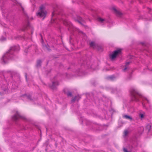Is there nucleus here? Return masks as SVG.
Returning a JSON list of instances; mask_svg holds the SVG:
<instances>
[{
    "mask_svg": "<svg viewBox=\"0 0 152 152\" xmlns=\"http://www.w3.org/2000/svg\"><path fill=\"white\" fill-rule=\"evenodd\" d=\"M130 93L131 95V100L132 101L137 102L139 101V97L142 99V104L144 107H145V101L149 103V101L146 98L143 97L134 88H132L130 89Z\"/></svg>",
    "mask_w": 152,
    "mask_h": 152,
    "instance_id": "obj_1",
    "label": "nucleus"
},
{
    "mask_svg": "<svg viewBox=\"0 0 152 152\" xmlns=\"http://www.w3.org/2000/svg\"><path fill=\"white\" fill-rule=\"evenodd\" d=\"M20 50L18 46H14L11 47L10 49L6 53L4 54L1 58V61L4 63H7L10 59H12L14 56V51H17Z\"/></svg>",
    "mask_w": 152,
    "mask_h": 152,
    "instance_id": "obj_2",
    "label": "nucleus"
},
{
    "mask_svg": "<svg viewBox=\"0 0 152 152\" xmlns=\"http://www.w3.org/2000/svg\"><path fill=\"white\" fill-rule=\"evenodd\" d=\"M46 12L45 10V7L43 5H42L39 8V12L37 14V16L39 17H43V19L46 16Z\"/></svg>",
    "mask_w": 152,
    "mask_h": 152,
    "instance_id": "obj_3",
    "label": "nucleus"
},
{
    "mask_svg": "<svg viewBox=\"0 0 152 152\" xmlns=\"http://www.w3.org/2000/svg\"><path fill=\"white\" fill-rule=\"evenodd\" d=\"M12 120L15 121H16L20 119L24 120L25 118L24 117L20 115L17 111H16L15 113L12 117Z\"/></svg>",
    "mask_w": 152,
    "mask_h": 152,
    "instance_id": "obj_4",
    "label": "nucleus"
},
{
    "mask_svg": "<svg viewBox=\"0 0 152 152\" xmlns=\"http://www.w3.org/2000/svg\"><path fill=\"white\" fill-rule=\"evenodd\" d=\"M121 50L120 49L115 50L112 54L110 55V57L112 60H113L116 58L117 56L121 54Z\"/></svg>",
    "mask_w": 152,
    "mask_h": 152,
    "instance_id": "obj_5",
    "label": "nucleus"
},
{
    "mask_svg": "<svg viewBox=\"0 0 152 152\" xmlns=\"http://www.w3.org/2000/svg\"><path fill=\"white\" fill-rule=\"evenodd\" d=\"M62 21L63 22L64 24L69 27L68 28L69 30H70V28L72 27V23L66 20H62Z\"/></svg>",
    "mask_w": 152,
    "mask_h": 152,
    "instance_id": "obj_6",
    "label": "nucleus"
},
{
    "mask_svg": "<svg viewBox=\"0 0 152 152\" xmlns=\"http://www.w3.org/2000/svg\"><path fill=\"white\" fill-rule=\"evenodd\" d=\"M58 85L59 83L58 81L53 82L52 85L50 86V87L53 90L55 89Z\"/></svg>",
    "mask_w": 152,
    "mask_h": 152,
    "instance_id": "obj_7",
    "label": "nucleus"
},
{
    "mask_svg": "<svg viewBox=\"0 0 152 152\" xmlns=\"http://www.w3.org/2000/svg\"><path fill=\"white\" fill-rule=\"evenodd\" d=\"M57 13L55 11H54L52 13V18H51V22L52 23H56L57 21L58 20L57 19H56V20H55V18H54V17L55 16V15Z\"/></svg>",
    "mask_w": 152,
    "mask_h": 152,
    "instance_id": "obj_8",
    "label": "nucleus"
},
{
    "mask_svg": "<svg viewBox=\"0 0 152 152\" xmlns=\"http://www.w3.org/2000/svg\"><path fill=\"white\" fill-rule=\"evenodd\" d=\"M98 21L101 23H104L107 22V20L105 19L102 18L100 17H98L97 18Z\"/></svg>",
    "mask_w": 152,
    "mask_h": 152,
    "instance_id": "obj_9",
    "label": "nucleus"
},
{
    "mask_svg": "<svg viewBox=\"0 0 152 152\" xmlns=\"http://www.w3.org/2000/svg\"><path fill=\"white\" fill-rule=\"evenodd\" d=\"M113 10L117 16L119 17L121 16L122 15V13L120 12L117 10L115 8H113Z\"/></svg>",
    "mask_w": 152,
    "mask_h": 152,
    "instance_id": "obj_10",
    "label": "nucleus"
},
{
    "mask_svg": "<svg viewBox=\"0 0 152 152\" xmlns=\"http://www.w3.org/2000/svg\"><path fill=\"white\" fill-rule=\"evenodd\" d=\"M80 98V97L79 95L75 96L73 99L72 100V102H74L75 101H78Z\"/></svg>",
    "mask_w": 152,
    "mask_h": 152,
    "instance_id": "obj_11",
    "label": "nucleus"
},
{
    "mask_svg": "<svg viewBox=\"0 0 152 152\" xmlns=\"http://www.w3.org/2000/svg\"><path fill=\"white\" fill-rule=\"evenodd\" d=\"M67 90V89H64V93L66 94L68 96H70V97L72 96V93L70 92H69V91L67 93L66 92V91Z\"/></svg>",
    "mask_w": 152,
    "mask_h": 152,
    "instance_id": "obj_12",
    "label": "nucleus"
},
{
    "mask_svg": "<svg viewBox=\"0 0 152 152\" xmlns=\"http://www.w3.org/2000/svg\"><path fill=\"white\" fill-rule=\"evenodd\" d=\"M123 117L127 119H129L132 120V118L129 116L127 115H123Z\"/></svg>",
    "mask_w": 152,
    "mask_h": 152,
    "instance_id": "obj_13",
    "label": "nucleus"
},
{
    "mask_svg": "<svg viewBox=\"0 0 152 152\" xmlns=\"http://www.w3.org/2000/svg\"><path fill=\"white\" fill-rule=\"evenodd\" d=\"M140 117L142 119L145 116V113L143 112L142 113H140L139 115Z\"/></svg>",
    "mask_w": 152,
    "mask_h": 152,
    "instance_id": "obj_14",
    "label": "nucleus"
},
{
    "mask_svg": "<svg viewBox=\"0 0 152 152\" xmlns=\"http://www.w3.org/2000/svg\"><path fill=\"white\" fill-rule=\"evenodd\" d=\"M41 63H42V61L40 60H38L37 62V67H39L41 65Z\"/></svg>",
    "mask_w": 152,
    "mask_h": 152,
    "instance_id": "obj_15",
    "label": "nucleus"
},
{
    "mask_svg": "<svg viewBox=\"0 0 152 152\" xmlns=\"http://www.w3.org/2000/svg\"><path fill=\"white\" fill-rule=\"evenodd\" d=\"M129 133V132L127 130H125L124 131V133L123 136L124 137H126L128 134Z\"/></svg>",
    "mask_w": 152,
    "mask_h": 152,
    "instance_id": "obj_16",
    "label": "nucleus"
},
{
    "mask_svg": "<svg viewBox=\"0 0 152 152\" xmlns=\"http://www.w3.org/2000/svg\"><path fill=\"white\" fill-rule=\"evenodd\" d=\"M129 63L130 62H127L126 63L125 66V68L123 69V71H125L126 69L128 68V66Z\"/></svg>",
    "mask_w": 152,
    "mask_h": 152,
    "instance_id": "obj_17",
    "label": "nucleus"
},
{
    "mask_svg": "<svg viewBox=\"0 0 152 152\" xmlns=\"http://www.w3.org/2000/svg\"><path fill=\"white\" fill-rule=\"evenodd\" d=\"M90 45L91 47H92L94 48L95 46V43L94 42H92L90 43Z\"/></svg>",
    "mask_w": 152,
    "mask_h": 152,
    "instance_id": "obj_18",
    "label": "nucleus"
},
{
    "mask_svg": "<svg viewBox=\"0 0 152 152\" xmlns=\"http://www.w3.org/2000/svg\"><path fill=\"white\" fill-rule=\"evenodd\" d=\"M151 126L150 124H148L146 126V129L148 131H149L151 129Z\"/></svg>",
    "mask_w": 152,
    "mask_h": 152,
    "instance_id": "obj_19",
    "label": "nucleus"
},
{
    "mask_svg": "<svg viewBox=\"0 0 152 152\" xmlns=\"http://www.w3.org/2000/svg\"><path fill=\"white\" fill-rule=\"evenodd\" d=\"M24 96L25 98H26L30 100H31V96L30 95H24Z\"/></svg>",
    "mask_w": 152,
    "mask_h": 152,
    "instance_id": "obj_20",
    "label": "nucleus"
},
{
    "mask_svg": "<svg viewBox=\"0 0 152 152\" xmlns=\"http://www.w3.org/2000/svg\"><path fill=\"white\" fill-rule=\"evenodd\" d=\"M1 41H3L6 40V38L3 37H2L0 39Z\"/></svg>",
    "mask_w": 152,
    "mask_h": 152,
    "instance_id": "obj_21",
    "label": "nucleus"
},
{
    "mask_svg": "<svg viewBox=\"0 0 152 152\" xmlns=\"http://www.w3.org/2000/svg\"><path fill=\"white\" fill-rule=\"evenodd\" d=\"M114 78V76H113V75L108 77V78L111 80H113Z\"/></svg>",
    "mask_w": 152,
    "mask_h": 152,
    "instance_id": "obj_22",
    "label": "nucleus"
},
{
    "mask_svg": "<svg viewBox=\"0 0 152 152\" xmlns=\"http://www.w3.org/2000/svg\"><path fill=\"white\" fill-rule=\"evenodd\" d=\"M29 27H30V23H29L28 22L27 23V24L26 28H28Z\"/></svg>",
    "mask_w": 152,
    "mask_h": 152,
    "instance_id": "obj_23",
    "label": "nucleus"
},
{
    "mask_svg": "<svg viewBox=\"0 0 152 152\" xmlns=\"http://www.w3.org/2000/svg\"><path fill=\"white\" fill-rule=\"evenodd\" d=\"M123 151L124 152H131L129 151H128L127 149L125 148H124Z\"/></svg>",
    "mask_w": 152,
    "mask_h": 152,
    "instance_id": "obj_24",
    "label": "nucleus"
},
{
    "mask_svg": "<svg viewBox=\"0 0 152 152\" xmlns=\"http://www.w3.org/2000/svg\"><path fill=\"white\" fill-rule=\"evenodd\" d=\"M25 76H26V79H27V75L26 74V75H25Z\"/></svg>",
    "mask_w": 152,
    "mask_h": 152,
    "instance_id": "obj_25",
    "label": "nucleus"
},
{
    "mask_svg": "<svg viewBox=\"0 0 152 152\" xmlns=\"http://www.w3.org/2000/svg\"><path fill=\"white\" fill-rule=\"evenodd\" d=\"M3 90H4V91H6V89H3Z\"/></svg>",
    "mask_w": 152,
    "mask_h": 152,
    "instance_id": "obj_26",
    "label": "nucleus"
},
{
    "mask_svg": "<svg viewBox=\"0 0 152 152\" xmlns=\"http://www.w3.org/2000/svg\"><path fill=\"white\" fill-rule=\"evenodd\" d=\"M31 34H32V33H33V31H31Z\"/></svg>",
    "mask_w": 152,
    "mask_h": 152,
    "instance_id": "obj_27",
    "label": "nucleus"
},
{
    "mask_svg": "<svg viewBox=\"0 0 152 152\" xmlns=\"http://www.w3.org/2000/svg\"><path fill=\"white\" fill-rule=\"evenodd\" d=\"M149 10H150V9L149 8H148Z\"/></svg>",
    "mask_w": 152,
    "mask_h": 152,
    "instance_id": "obj_28",
    "label": "nucleus"
},
{
    "mask_svg": "<svg viewBox=\"0 0 152 152\" xmlns=\"http://www.w3.org/2000/svg\"><path fill=\"white\" fill-rule=\"evenodd\" d=\"M61 14L60 13H59V15H61Z\"/></svg>",
    "mask_w": 152,
    "mask_h": 152,
    "instance_id": "obj_29",
    "label": "nucleus"
},
{
    "mask_svg": "<svg viewBox=\"0 0 152 152\" xmlns=\"http://www.w3.org/2000/svg\"><path fill=\"white\" fill-rule=\"evenodd\" d=\"M13 0V1H14L15 0Z\"/></svg>",
    "mask_w": 152,
    "mask_h": 152,
    "instance_id": "obj_30",
    "label": "nucleus"
}]
</instances>
